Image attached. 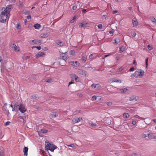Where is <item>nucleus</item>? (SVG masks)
<instances>
[{
	"label": "nucleus",
	"mask_w": 156,
	"mask_h": 156,
	"mask_svg": "<svg viewBox=\"0 0 156 156\" xmlns=\"http://www.w3.org/2000/svg\"><path fill=\"white\" fill-rule=\"evenodd\" d=\"M144 73V70L140 69H138L133 74L131 75V77H141L143 76Z\"/></svg>",
	"instance_id": "obj_3"
},
{
	"label": "nucleus",
	"mask_w": 156,
	"mask_h": 156,
	"mask_svg": "<svg viewBox=\"0 0 156 156\" xmlns=\"http://www.w3.org/2000/svg\"><path fill=\"white\" fill-rule=\"evenodd\" d=\"M136 153H133L131 154V156H136Z\"/></svg>",
	"instance_id": "obj_55"
},
{
	"label": "nucleus",
	"mask_w": 156,
	"mask_h": 156,
	"mask_svg": "<svg viewBox=\"0 0 156 156\" xmlns=\"http://www.w3.org/2000/svg\"><path fill=\"white\" fill-rule=\"evenodd\" d=\"M101 87V85L99 84H95L94 88L99 89Z\"/></svg>",
	"instance_id": "obj_29"
},
{
	"label": "nucleus",
	"mask_w": 156,
	"mask_h": 156,
	"mask_svg": "<svg viewBox=\"0 0 156 156\" xmlns=\"http://www.w3.org/2000/svg\"><path fill=\"white\" fill-rule=\"evenodd\" d=\"M128 9L130 10V11H131L132 9V8L131 7H129L128 8Z\"/></svg>",
	"instance_id": "obj_64"
},
{
	"label": "nucleus",
	"mask_w": 156,
	"mask_h": 156,
	"mask_svg": "<svg viewBox=\"0 0 156 156\" xmlns=\"http://www.w3.org/2000/svg\"><path fill=\"white\" fill-rule=\"evenodd\" d=\"M4 148L2 147H0V154H4Z\"/></svg>",
	"instance_id": "obj_30"
},
{
	"label": "nucleus",
	"mask_w": 156,
	"mask_h": 156,
	"mask_svg": "<svg viewBox=\"0 0 156 156\" xmlns=\"http://www.w3.org/2000/svg\"><path fill=\"white\" fill-rule=\"evenodd\" d=\"M16 28L17 30H19L20 29L21 26L19 23H18L16 24Z\"/></svg>",
	"instance_id": "obj_32"
},
{
	"label": "nucleus",
	"mask_w": 156,
	"mask_h": 156,
	"mask_svg": "<svg viewBox=\"0 0 156 156\" xmlns=\"http://www.w3.org/2000/svg\"><path fill=\"white\" fill-rule=\"evenodd\" d=\"M35 47V48H37L38 50H40L41 49V46L35 47Z\"/></svg>",
	"instance_id": "obj_53"
},
{
	"label": "nucleus",
	"mask_w": 156,
	"mask_h": 156,
	"mask_svg": "<svg viewBox=\"0 0 156 156\" xmlns=\"http://www.w3.org/2000/svg\"><path fill=\"white\" fill-rule=\"evenodd\" d=\"M122 47L120 48V51H121V52H122L124 51L123 50H122Z\"/></svg>",
	"instance_id": "obj_60"
},
{
	"label": "nucleus",
	"mask_w": 156,
	"mask_h": 156,
	"mask_svg": "<svg viewBox=\"0 0 156 156\" xmlns=\"http://www.w3.org/2000/svg\"><path fill=\"white\" fill-rule=\"evenodd\" d=\"M82 120L83 119L81 117L75 118L72 119V122L73 123L75 124L77 123L80 121H82Z\"/></svg>",
	"instance_id": "obj_6"
},
{
	"label": "nucleus",
	"mask_w": 156,
	"mask_h": 156,
	"mask_svg": "<svg viewBox=\"0 0 156 156\" xmlns=\"http://www.w3.org/2000/svg\"><path fill=\"white\" fill-rule=\"evenodd\" d=\"M123 69V68L122 67H121L120 68H119L118 70V72H121Z\"/></svg>",
	"instance_id": "obj_43"
},
{
	"label": "nucleus",
	"mask_w": 156,
	"mask_h": 156,
	"mask_svg": "<svg viewBox=\"0 0 156 156\" xmlns=\"http://www.w3.org/2000/svg\"><path fill=\"white\" fill-rule=\"evenodd\" d=\"M93 55L92 54L90 55L89 56V58L90 59L93 58Z\"/></svg>",
	"instance_id": "obj_56"
},
{
	"label": "nucleus",
	"mask_w": 156,
	"mask_h": 156,
	"mask_svg": "<svg viewBox=\"0 0 156 156\" xmlns=\"http://www.w3.org/2000/svg\"><path fill=\"white\" fill-rule=\"evenodd\" d=\"M35 44H38L41 43V41L40 40L35 39L31 41Z\"/></svg>",
	"instance_id": "obj_18"
},
{
	"label": "nucleus",
	"mask_w": 156,
	"mask_h": 156,
	"mask_svg": "<svg viewBox=\"0 0 156 156\" xmlns=\"http://www.w3.org/2000/svg\"><path fill=\"white\" fill-rule=\"evenodd\" d=\"M92 98L93 100H96L97 99V97L95 96H92Z\"/></svg>",
	"instance_id": "obj_52"
},
{
	"label": "nucleus",
	"mask_w": 156,
	"mask_h": 156,
	"mask_svg": "<svg viewBox=\"0 0 156 156\" xmlns=\"http://www.w3.org/2000/svg\"><path fill=\"white\" fill-rule=\"evenodd\" d=\"M26 107L23 105L21 104L20 105L19 110H20L21 112L24 113L26 111Z\"/></svg>",
	"instance_id": "obj_5"
},
{
	"label": "nucleus",
	"mask_w": 156,
	"mask_h": 156,
	"mask_svg": "<svg viewBox=\"0 0 156 156\" xmlns=\"http://www.w3.org/2000/svg\"><path fill=\"white\" fill-rule=\"evenodd\" d=\"M7 2H9V3H11L13 2H15L16 0H6Z\"/></svg>",
	"instance_id": "obj_44"
},
{
	"label": "nucleus",
	"mask_w": 156,
	"mask_h": 156,
	"mask_svg": "<svg viewBox=\"0 0 156 156\" xmlns=\"http://www.w3.org/2000/svg\"><path fill=\"white\" fill-rule=\"evenodd\" d=\"M41 27V25L40 24L38 23L35 24L34 25V27L35 29H39Z\"/></svg>",
	"instance_id": "obj_21"
},
{
	"label": "nucleus",
	"mask_w": 156,
	"mask_h": 156,
	"mask_svg": "<svg viewBox=\"0 0 156 156\" xmlns=\"http://www.w3.org/2000/svg\"><path fill=\"white\" fill-rule=\"evenodd\" d=\"M10 46L12 48H13L15 51H16L17 49V46L16 45L13 43H11L10 44Z\"/></svg>",
	"instance_id": "obj_17"
},
{
	"label": "nucleus",
	"mask_w": 156,
	"mask_h": 156,
	"mask_svg": "<svg viewBox=\"0 0 156 156\" xmlns=\"http://www.w3.org/2000/svg\"><path fill=\"white\" fill-rule=\"evenodd\" d=\"M77 72L81 75H86V72L82 69H78L77 70Z\"/></svg>",
	"instance_id": "obj_11"
},
{
	"label": "nucleus",
	"mask_w": 156,
	"mask_h": 156,
	"mask_svg": "<svg viewBox=\"0 0 156 156\" xmlns=\"http://www.w3.org/2000/svg\"><path fill=\"white\" fill-rule=\"evenodd\" d=\"M68 58L67 53H62L60 57V60L59 61V64L62 66H64L66 65V61Z\"/></svg>",
	"instance_id": "obj_2"
},
{
	"label": "nucleus",
	"mask_w": 156,
	"mask_h": 156,
	"mask_svg": "<svg viewBox=\"0 0 156 156\" xmlns=\"http://www.w3.org/2000/svg\"><path fill=\"white\" fill-rule=\"evenodd\" d=\"M48 131V130L43 129H41V132L43 133H46Z\"/></svg>",
	"instance_id": "obj_31"
},
{
	"label": "nucleus",
	"mask_w": 156,
	"mask_h": 156,
	"mask_svg": "<svg viewBox=\"0 0 156 156\" xmlns=\"http://www.w3.org/2000/svg\"><path fill=\"white\" fill-rule=\"evenodd\" d=\"M138 99V97L136 96H133L130 97L129 99V100L130 101H136Z\"/></svg>",
	"instance_id": "obj_9"
},
{
	"label": "nucleus",
	"mask_w": 156,
	"mask_h": 156,
	"mask_svg": "<svg viewBox=\"0 0 156 156\" xmlns=\"http://www.w3.org/2000/svg\"><path fill=\"white\" fill-rule=\"evenodd\" d=\"M114 41L115 42H114V44L116 45L118 44L120 41V40L119 38L115 39Z\"/></svg>",
	"instance_id": "obj_22"
},
{
	"label": "nucleus",
	"mask_w": 156,
	"mask_h": 156,
	"mask_svg": "<svg viewBox=\"0 0 156 156\" xmlns=\"http://www.w3.org/2000/svg\"><path fill=\"white\" fill-rule=\"evenodd\" d=\"M87 23L85 22H83L80 24V26L81 27H85L86 25H87Z\"/></svg>",
	"instance_id": "obj_24"
},
{
	"label": "nucleus",
	"mask_w": 156,
	"mask_h": 156,
	"mask_svg": "<svg viewBox=\"0 0 156 156\" xmlns=\"http://www.w3.org/2000/svg\"><path fill=\"white\" fill-rule=\"evenodd\" d=\"M10 123V122H7L5 123V125H9V123Z\"/></svg>",
	"instance_id": "obj_59"
},
{
	"label": "nucleus",
	"mask_w": 156,
	"mask_h": 156,
	"mask_svg": "<svg viewBox=\"0 0 156 156\" xmlns=\"http://www.w3.org/2000/svg\"><path fill=\"white\" fill-rule=\"evenodd\" d=\"M88 123L91 126L94 128H95L97 126V125L95 123L91 122H89Z\"/></svg>",
	"instance_id": "obj_27"
},
{
	"label": "nucleus",
	"mask_w": 156,
	"mask_h": 156,
	"mask_svg": "<svg viewBox=\"0 0 156 156\" xmlns=\"http://www.w3.org/2000/svg\"><path fill=\"white\" fill-rule=\"evenodd\" d=\"M44 55V53L43 52H41L40 53L36 54L35 55L36 58H37L43 56Z\"/></svg>",
	"instance_id": "obj_16"
},
{
	"label": "nucleus",
	"mask_w": 156,
	"mask_h": 156,
	"mask_svg": "<svg viewBox=\"0 0 156 156\" xmlns=\"http://www.w3.org/2000/svg\"><path fill=\"white\" fill-rule=\"evenodd\" d=\"M70 54L73 55L75 54V51L73 50H71L69 51Z\"/></svg>",
	"instance_id": "obj_34"
},
{
	"label": "nucleus",
	"mask_w": 156,
	"mask_h": 156,
	"mask_svg": "<svg viewBox=\"0 0 156 156\" xmlns=\"http://www.w3.org/2000/svg\"><path fill=\"white\" fill-rule=\"evenodd\" d=\"M70 77L73 79V80L74 79L76 82H78L79 81V79L78 76L75 74H71L70 75Z\"/></svg>",
	"instance_id": "obj_10"
},
{
	"label": "nucleus",
	"mask_w": 156,
	"mask_h": 156,
	"mask_svg": "<svg viewBox=\"0 0 156 156\" xmlns=\"http://www.w3.org/2000/svg\"><path fill=\"white\" fill-rule=\"evenodd\" d=\"M52 81V79L51 78L47 80L46 81H45V82L50 83Z\"/></svg>",
	"instance_id": "obj_42"
},
{
	"label": "nucleus",
	"mask_w": 156,
	"mask_h": 156,
	"mask_svg": "<svg viewBox=\"0 0 156 156\" xmlns=\"http://www.w3.org/2000/svg\"><path fill=\"white\" fill-rule=\"evenodd\" d=\"M117 12H118V11L117 10H115L113 11V14H115L117 13Z\"/></svg>",
	"instance_id": "obj_61"
},
{
	"label": "nucleus",
	"mask_w": 156,
	"mask_h": 156,
	"mask_svg": "<svg viewBox=\"0 0 156 156\" xmlns=\"http://www.w3.org/2000/svg\"><path fill=\"white\" fill-rule=\"evenodd\" d=\"M49 34L48 33L41 34L40 35L41 37L42 38H46L48 37Z\"/></svg>",
	"instance_id": "obj_13"
},
{
	"label": "nucleus",
	"mask_w": 156,
	"mask_h": 156,
	"mask_svg": "<svg viewBox=\"0 0 156 156\" xmlns=\"http://www.w3.org/2000/svg\"><path fill=\"white\" fill-rule=\"evenodd\" d=\"M58 116V113L54 112L51 113L50 115V117L51 119L55 118Z\"/></svg>",
	"instance_id": "obj_7"
},
{
	"label": "nucleus",
	"mask_w": 156,
	"mask_h": 156,
	"mask_svg": "<svg viewBox=\"0 0 156 156\" xmlns=\"http://www.w3.org/2000/svg\"><path fill=\"white\" fill-rule=\"evenodd\" d=\"M114 32V30H112L111 31H109V33L110 34H112L113 33V32Z\"/></svg>",
	"instance_id": "obj_51"
},
{
	"label": "nucleus",
	"mask_w": 156,
	"mask_h": 156,
	"mask_svg": "<svg viewBox=\"0 0 156 156\" xmlns=\"http://www.w3.org/2000/svg\"><path fill=\"white\" fill-rule=\"evenodd\" d=\"M56 148L57 147L52 144L47 143V144H45V148L46 150H50L51 151L53 152Z\"/></svg>",
	"instance_id": "obj_4"
},
{
	"label": "nucleus",
	"mask_w": 156,
	"mask_h": 156,
	"mask_svg": "<svg viewBox=\"0 0 156 156\" xmlns=\"http://www.w3.org/2000/svg\"><path fill=\"white\" fill-rule=\"evenodd\" d=\"M11 6L10 5H8L5 9L4 8L2 9V10L1 13V18L2 20L1 22L5 23L6 21L8 20L9 19L10 16V11L11 9Z\"/></svg>",
	"instance_id": "obj_1"
},
{
	"label": "nucleus",
	"mask_w": 156,
	"mask_h": 156,
	"mask_svg": "<svg viewBox=\"0 0 156 156\" xmlns=\"http://www.w3.org/2000/svg\"><path fill=\"white\" fill-rule=\"evenodd\" d=\"M131 35L133 37H135L136 36V33L134 32L132 33Z\"/></svg>",
	"instance_id": "obj_47"
},
{
	"label": "nucleus",
	"mask_w": 156,
	"mask_h": 156,
	"mask_svg": "<svg viewBox=\"0 0 156 156\" xmlns=\"http://www.w3.org/2000/svg\"><path fill=\"white\" fill-rule=\"evenodd\" d=\"M147 47L148 48V49L150 50H151L153 49L152 46L150 45H148L147 46Z\"/></svg>",
	"instance_id": "obj_37"
},
{
	"label": "nucleus",
	"mask_w": 156,
	"mask_h": 156,
	"mask_svg": "<svg viewBox=\"0 0 156 156\" xmlns=\"http://www.w3.org/2000/svg\"><path fill=\"white\" fill-rule=\"evenodd\" d=\"M73 81H74L73 80H72L69 83V85H70V84H72L74 83V82H73Z\"/></svg>",
	"instance_id": "obj_48"
},
{
	"label": "nucleus",
	"mask_w": 156,
	"mask_h": 156,
	"mask_svg": "<svg viewBox=\"0 0 156 156\" xmlns=\"http://www.w3.org/2000/svg\"><path fill=\"white\" fill-rule=\"evenodd\" d=\"M62 43V42L60 41H56V44H60Z\"/></svg>",
	"instance_id": "obj_50"
},
{
	"label": "nucleus",
	"mask_w": 156,
	"mask_h": 156,
	"mask_svg": "<svg viewBox=\"0 0 156 156\" xmlns=\"http://www.w3.org/2000/svg\"><path fill=\"white\" fill-rule=\"evenodd\" d=\"M106 104L108 106H110L112 105V102H107L106 103Z\"/></svg>",
	"instance_id": "obj_39"
},
{
	"label": "nucleus",
	"mask_w": 156,
	"mask_h": 156,
	"mask_svg": "<svg viewBox=\"0 0 156 156\" xmlns=\"http://www.w3.org/2000/svg\"><path fill=\"white\" fill-rule=\"evenodd\" d=\"M76 17L75 16H74L73 19L71 20V22L72 23L74 22V20L76 19Z\"/></svg>",
	"instance_id": "obj_46"
},
{
	"label": "nucleus",
	"mask_w": 156,
	"mask_h": 156,
	"mask_svg": "<svg viewBox=\"0 0 156 156\" xmlns=\"http://www.w3.org/2000/svg\"><path fill=\"white\" fill-rule=\"evenodd\" d=\"M28 150V148L27 147H25L23 148V152L24 153V155H27V152Z\"/></svg>",
	"instance_id": "obj_15"
},
{
	"label": "nucleus",
	"mask_w": 156,
	"mask_h": 156,
	"mask_svg": "<svg viewBox=\"0 0 156 156\" xmlns=\"http://www.w3.org/2000/svg\"><path fill=\"white\" fill-rule=\"evenodd\" d=\"M20 105H18L17 103H15L14 105L13 108L12 109V110L15 111L16 112H17L19 110V108H20Z\"/></svg>",
	"instance_id": "obj_8"
},
{
	"label": "nucleus",
	"mask_w": 156,
	"mask_h": 156,
	"mask_svg": "<svg viewBox=\"0 0 156 156\" xmlns=\"http://www.w3.org/2000/svg\"><path fill=\"white\" fill-rule=\"evenodd\" d=\"M95 85V84L93 83L91 85V87L93 88H94V86Z\"/></svg>",
	"instance_id": "obj_63"
},
{
	"label": "nucleus",
	"mask_w": 156,
	"mask_h": 156,
	"mask_svg": "<svg viewBox=\"0 0 156 156\" xmlns=\"http://www.w3.org/2000/svg\"><path fill=\"white\" fill-rule=\"evenodd\" d=\"M134 70V67H131V68L130 69L129 71H133V70Z\"/></svg>",
	"instance_id": "obj_58"
},
{
	"label": "nucleus",
	"mask_w": 156,
	"mask_h": 156,
	"mask_svg": "<svg viewBox=\"0 0 156 156\" xmlns=\"http://www.w3.org/2000/svg\"><path fill=\"white\" fill-rule=\"evenodd\" d=\"M148 137L151 138L152 139H156V136H155L154 135H152L150 134H148Z\"/></svg>",
	"instance_id": "obj_23"
},
{
	"label": "nucleus",
	"mask_w": 156,
	"mask_h": 156,
	"mask_svg": "<svg viewBox=\"0 0 156 156\" xmlns=\"http://www.w3.org/2000/svg\"><path fill=\"white\" fill-rule=\"evenodd\" d=\"M136 122L135 120H133L132 121V123L133 125H135L136 124Z\"/></svg>",
	"instance_id": "obj_54"
},
{
	"label": "nucleus",
	"mask_w": 156,
	"mask_h": 156,
	"mask_svg": "<svg viewBox=\"0 0 156 156\" xmlns=\"http://www.w3.org/2000/svg\"><path fill=\"white\" fill-rule=\"evenodd\" d=\"M98 27L99 29H101L102 27V24H99L98 25Z\"/></svg>",
	"instance_id": "obj_49"
},
{
	"label": "nucleus",
	"mask_w": 156,
	"mask_h": 156,
	"mask_svg": "<svg viewBox=\"0 0 156 156\" xmlns=\"http://www.w3.org/2000/svg\"><path fill=\"white\" fill-rule=\"evenodd\" d=\"M67 145L68 146H69L72 147H74V145L73 144H71L70 145Z\"/></svg>",
	"instance_id": "obj_45"
},
{
	"label": "nucleus",
	"mask_w": 156,
	"mask_h": 156,
	"mask_svg": "<svg viewBox=\"0 0 156 156\" xmlns=\"http://www.w3.org/2000/svg\"><path fill=\"white\" fill-rule=\"evenodd\" d=\"M132 23L134 26H136L138 25V22L136 20H132Z\"/></svg>",
	"instance_id": "obj_25"
},
{
	"label": "nucleus",
	"mask_w": 156,
	"mask_h": 156,
	"mask_svg": "<svg viewBox=\"0 0 156 156\" xmlns=\"http://www.w3.org/2000/svg\"><path fill=\"white\" fill-rule=\"evenodd\" d=\"M77 8V6L76 4L74 5L72 7V9L73 10H75Z\"/></svg>",
	"instance_id": "obj_38"
},
{
	"label": "nucleus",
	"mask_w": 156,
	"mask_h": 156,
	"mask_svg": "<svg viewBox=\"0 0 156 156\" xmlns=\"http://www.w3.org/2000/svg\"><path fill=\"white\" fill-rule=\"evenodd\" d=\"M19 118L22 119L23 120V122L25 123L26 120V116H20L18 117Z\"/></svg>",
	"instance_id": "obj_20"
},
{
	"label": "nucleus",
	"mask_w": 156,
	"mask_h": 156,
	"mask_svg": "<svg viewBox=\"0 0 156 156\" xmlns=\"http://www.w3.org/2000/svg\"><path fill=\"white\" fill-rule=\"evenodd\" d=\"M127 90V89L126 88L121 89H120V91L122 93H124L126 92Z\"/></svg>",
	"instance_id": "obj_35"
},
{
	"label": "nucleus",
	"mask_w": 156,
	"mask_h": 156,
	"mask_svg": "<svg viewBox=\"0 0 156 156\" xmlns=\"http://www.w3.org/2000/svg\"><path fill=\"white\" fill-rule=\"evenodd\" d=\"M27 18L28 20H29V19H30L31 18V16H30V15H28V16H27Z\"/></svg>",
	"instance_id": "obj_57"
},
{
	"label": "nucleus",
	"mask_w": 156,
	"mask_h": 156,
	"mask_svg": "<svg viewBox=\"0 0 156 156\" xmlns=\"http://www.w3.org/2000/svg\"><path fill=\"white\" fill-rule=\"evenodd\" d=\"M81 59L83 61L85 62L87 59V57L85 56H83L81 58Z\"/></svg>",
	"instance_id": "obj_36"
},
{
	"label": "nucleus",
	"mask_w": 156,
	"mask_h": 156,
	"mask_svg": "<svg viewBox=\"0 0 156 156\" xmlns=\"http://www.w3.org/2000/svg\"><path fill=\"white\" fill-rule=\"evenodd\" d=\"M112 82H119L120 83H121L122 82V81L120 80H119L118 79H112Z\"/></svg>",
	"instance_id": "obj_19"
},
{
	"label": "nucleus",
	"mask_w": 156,
	"mask_h": 156,
	"mask_svg": "<svg viewBox=\"0 0 156 156\" xmlns=\"http://www.w3.org/2000/svg\"><path fill=\"white\" fill-rule=\"evenodd\" d=\"M150 20L152 22L156 23V19L154 17H151Z\"/></svg>",
	"instance_id": "obj_26"
},
{
	"label": "nucleus",
	"mask_w": 156,
	"mask_h": 156,
	"mask_svg": "<svg viewBox=\"0 0 156 156\" xmlns=\"http://www.w3.org/2000/svg\"><path fill=\"white\" fill-rule=\"evenodd\" d=\"M129 115V114L127 113H125L123 114V116L124 118H128V115Z\"/></svg>",
	"instance_id": "obj_33"
},
{
	"label": "nucleus",
	"mask_w": 156,
	"mask_h": 156,
	"mask_svg": "<svg viewBox=\"0 0 156 156\" xmlns=\"http://www.w3.org/2000/svg\"><path fill=\"white\" fill-rule=\"evenodd\" d=\"M119 59H120V57L119 56H117L116 58V60H118Z\"/></svg>",
	"instance_id": "obj_62"
},
{
	"label": "nucleus",
	"mask_w": 156,
	"mask_h": 156,
	"mask_svg": "<svg viewBox=\"0 0 156 156\" xmlns=\"http://www.w3.org/2000/svg\"><path fill=\"white\" fill-rule=\"evenodd\" d=\"M23 12L26 15H28L30 13V12L28 10H25Z\"/></svg>",
	"instance_id": "obj_40"
},
{
	"label": "nucleus",
	"mask_w": 156,
	"mask_h": 156,
	"mask_svg": "<svg viewBox=\"0 0 156 156\" xmlns=\"http://www.w3.org/2000/svg\"><path fill=\"white\" fill-rule=\"evenodd\" d=\"M32 98L34 99L37 100L39 99V98L37 97V96L36 95H34L31 96Z\"/></svg>",
	"instance_id": "obj_28"
},
{
	"label": "nucleus",
	"mask_w": 156,
	"mask_h": 156,
	"mask_svg": "<svg viewBox=\"0 0 156 156\" xmlns=\"http://www.w3.org/2000/svg\"><path fill=\"white\" fill-rule=\"evenodd\" d=\"M0 68L1 71L2 73H4L5 72V70H6L5 69V67L4 65H1L0 66Z\"/></svg>",
	"instance_id": "obj_14"
},
{
	"label": "nucleus",
	"mask_w": 156,
	"mask_h": 156,
	"mask_svg": "<svg viewBox=\"0 0 156 156\" xmlns=\"http://www.w3.org/2000/svg\"><path fill=\"white\" fill-rule=\"evenodd\" d=\"M71 63L72 65L76 67H78L80 65V63L76 61L75 62H71Z\"/></svg>",
	"instance_id": "obj_12"
},
{
	"label": "nucleus",
	"mask_w": 156,
	"mask_h": 156,
	"mask_svg": "<svg viewBox=\"0 0 156 156\" xmlns=\"http://www.w3.org/2000/svg\"><path fill=\"white\" fill-rule=\"evenodd\" d=\"M0 62L1 63V65H4L3 61L2 60V59L1 56H0Z\"/></svg>",
	"instance_id": "obj_41"
}]
</instances>
